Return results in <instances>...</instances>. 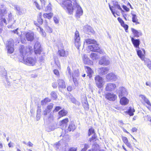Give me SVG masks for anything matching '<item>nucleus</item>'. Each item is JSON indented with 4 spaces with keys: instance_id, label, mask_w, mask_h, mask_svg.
I'll return each instance as SVG.
<instances>
[{
    "instance_id": "f257e3e1",
    "label": "nucleus",
    "mask_w": 151,
    "mask_h": 151,
    "mask_svg": "<svg viewBox=\"0 0 151 151\" xmlns=\"http://www.w3.org/2000/svg\"><path fill=\"white\" fill-rule=\"evenodd\" d=\"M32 50V47L30 46L26 47L23 45L20 46L19 49L20 55L18 58L19 61L28 65H35L36 63V59L32 57H27L30 54Z\"/></svg>"
},
{
    "instance_id": "f03ea898",
    "label": "nucleus",
    "mask_w": 151,
    "mask_h": 151,
    "mask_svg": "<svg viewBox=\"0 0 151 151\" xmlns=\"http://www.w3.org/2000/svg\"><path fill=\"white\" fill-rule=\"evenodd\" d=\"M42 6L46 11H50L51 9V4L49 3L48 0H40Z\"/></svg>"
},
{
    "instance_id": "7ed1b4c3",
    "label": "nucleus",
    "mask_w": 151,
    "mask_h": 151,
    "mask_svg": "<svg viewBox=\"0 0 151 151\" xmlns=\"http://www.w3.org/2000/svg\"><path fill=\"white\" fill-rule=\"evenodd\" d=\"M95 80L97 86L99 88H101L104 84V80L99 76H97L95 77Z\"/></svg>"
},
{
    "instance_id": "20e7f679",
    "label": "nucleus",
    "mask_w": 151,
    "mask_h": 151,
    "mask_svg": "<svg viewBox=\"0 0 151 151\" xmlns=\"http://www.w3.org/2000/svg\"><path fill=\"white\" fill-rule=\"evenodd\" d=\"M14 40L11 39L8 41V43L7 44L6 47L7 50V52L10 54L12 53L14 51Z\"/></svg>"
},
{
    "instance_id": "39448f33",
    "label": "nucleus",
    "mask_w": 151,
    "mask_h": 151,
    "mask_svg": "<svg viewBox=\"0 0 151 151\" xmlns=\"http://www.w3.org/2000/svg\"><path fill=\"white\" fill-rule=\"evenodd\" d=\"M111 7L114 11L116 12V14L117 15V14L119 13L118 10L120 11L121 12L123 13L124 12V10L121 7L120 5L117 1H113V5Z\"/></svg>"
},
{
    "instance_id": "423d86ee",
    "label": "nucleus",
    "mask_w": 151,
    "mask_h": 151,
    "mask_svg": "<svg viewBox=\"0 0 151 151\" xmlns=\"http://www.w3.org/2000/svg\"><path fill=\"white\" fill-rule=\"evenodd\" d=\"M116 87L117 86L115 83H108L106 85L105 90L107 91H113L116 89Z\"/></svg>"
},
{
    "instance_id": "0eeeda50",
    "label": "nucleus",
    "mask_w": 151,
    "mask_h": 151,
    "mask_svg": "<svg viewBox=\"0 0 151 151\" xmlns=\"http://www.w3.org/2000/svg\"><path fill=\"white\" fill-rule=\"evenodd\" d=\"M34 51L36 54H40L42 51V48L40 42L38 41L36 42L34 46Z\"/></svg>"
},
{
    "instance_id": "6e6552de",
    "label": "nucleus",
    "mask_w": 151,
    "mask_h": 151,
    "mask_svg": "<svg viewBox=\"0 0 151 151\" xmlns=\"http://www.w3.org/2000/svg\"><path fill=\"white\" fill-rule=\"evenodd\" d=\"M117 94L119 97L120 98L123 96H127L128 94V92L125 88L123 87H121L119 88L117 92Z\"/></svg>"
},
{
    "instance_id": "1a4fd4ad",
    "label": "nucleus",
    "mask_w": 151,
    "mask_h": 151,
    "mask_svg": "<svg viewBox=\"0 0 151 151\" xmlns=\"http://www.w3.org/2000/svg\"><path fill=\"white\" fill-rule=\"evenodd\" d=\"M110 62L108 58L106 56H104L101 58V59L99 60V63L100 65H107L109 64Z\"/></svg>"
},
{
    "instance_id": "9d476101",
    "label": "nucleus",
    "mask_w": 151,
    "mask_h": 151,
    "mask_svg": "<svg viewBox=\"0 0 151 151\" xmlns=\"http://www.w3.org/2000/svg\"><path fill=\"white\" fill-rule=\"evenodd\" d=\"M106 98L109 101H114L117 98V96L112 93H107L105 95Z\"/></svg>"
},
{
    "instance_id": "9b49d317",
    "label": "nucleus",
    "mask_w": 151,
    "mask_h": 151,
    "mask_svg": "<svg viewBox=\"0 0 151 151\" xmlns=\"http://www.w3.org/2000/svg\"><path fill=\"white\" fill-rule=\"evenodd\" d=\"M139 49H136L137 55L142 60H145L144 55L145 54V51L144 49H142V50H139Z\"/></svg>"
},
{
    "instance_id": "f8f14e48",
    "label": "nucleus",
    "mask_w": 151,
    "mask_h": 151,
    "mask_svg": "<svg viewBox=\"0 0 151 151\" xmlns=\"http://www.w3.org/2000/svg\"><path fill=\"white\" fill-rule=\"evenodd\" d=\"M34 34L33 32H27L25 34L26 38L28 41H32L34 39Z\"/></svg>"
},
{
    "instance_id": "ddd939ff",
    "label": "nucleus",
    "mask_w": 151,
    "mask_h": 151,
    "mask_svg": "<svg viewBox=\"0 0 151 151\" xmlns=\"http://www.w3.org/2000/svg\"><path fill=\"white\" fill-rule=\"evenodd\" d=\"M83 30L85 32L89 34L94 33V31L92 28L88 25H85L84 27Z\"/></svg>"
},
{
    "instance_id": "4468645a",
    "label": "nucleus",
    "mask_w": 151,
    "mask_h": 151,
    "mask_svg": "<svg viewBox=\"0 0 151 151\" xmlns=\"http://www.w3.org/2000/svg\"><path fill=\"white\" fill-rule=\"evenodd\" d=\"M106 78L108 81H116L117 77V76L113 73H110L106 76Z\"/></svg>"
},
{
    "instance_id": "2eb2a0df",
    "label": "nucleus",
    "mask_w": 151,
    "mask_h": 151,
    "mask_svg": "<svg viewBox=\"0 0 151 151\" xmlns=\"http://www.w3.org/2000/svg\"><path fill=\"white\" fill-rule=\"evenodd\" d=\"M98 46V45L97 44V43L93 44L92 45L88 46V48L90 51L96 52L99 50V47Z\"/></svg>"
},
{
    "instance_id": "dca6fc26",
    "label": "nucleus",
    "mask_w": 151,
    "mask_h": 151,
    "mask_svg": "<svg viewBox=\"0 0 151 151\" xmlns=\"http://www.w3.org/2000/svg\"><path fill=\"white\" fill-rule=\"evenodd\" d=\"M82 57L83 62L85 64L88 65L92 64V63L91 61V60L88 57L87 55L86 54H83L82 55Z\"/></svg>"
},
{
    "instance_id": "f3484780",
    "label": "nucleus",
    "mask_w": 151,
    "mask_h": 151,
    "mask_svg": "<svg viewBox=\"0 0 151 151\" xmlns=\"http://www.w3.org/2000/svg\"><path fill=\"white\" fill-rule=\"evenodd\" d=\"M109 70L108 68H99L98 72L101 75H103L106 74Z\"/></svg>"
},
{
    "instance_id": "a211bd4d",
    "label": "nucleus",
    "mask_w": 151,
    "mask_h": 151,
    "mask_svg": "<svg viewBox=\"0 0 151 151\" xmlns=\"http://www.w3.org/2000/svg\"><path fill=\"white\" fill-rule=\"evenodd\" d=\"M131 41L134 46L136 48H139V46L140 44V41L139 39H135L133 37H130Z\"/></svg>"
},
{
    "instance_id": "6ab92c4d",
    "label": "nucleus",
    "mask_w": 151,
    "mask_h": 151,
    "mask_svg": "<svg viewBox=\"0 0 151 151\" xmlns=\"http://www.w3.org/2000/svg\"><path fill=\"white\" fill-rule=\"evenodd\" d=\"M131 29L134 37H138L142 35V32L140 30H137L133 28H132Z\"/></svg>"
},
{
    "instance_id": "aec40b11",
    "label": "nucleus",
    "mask_w": 151,
    "mask_h": 151,
    "mask_svg": "<svg viewBox=\"0 0 151 151\" xmlns=\"http://www.w3.org/2000/svg\"><path fill=\"white\" fill-rule=\"evenodd\" d=\"M59 88H65L66 87V85L65 83L64 80L61 79H59L57 80Z\"/></svg>"
},
{
    "instance_id": "412c9836",
    "label": "nucleus",
    "mask_w": 151,
    "mask_h": 151,
    "mask_svg": "<svg viewBox=\"0 0 151 151\" xmlns=\"http://www.w3.org/2000/svg\"><path fill=\"white\" fill-rule=\"evenodd\" d=\"M7 13L6 8L5 6L3 5L0 6V16H2V15Z\"/></svg>"
},
{
    "instance_id": "4be33fe9",
    "label": "nucleus",
    "mask_w": 151,
    "mask_h": 151,
    "mask_svg": "<svg viewBox=\"0 0 151 151\" xmlns=\"http://www.w3.org/2000/svg\"><path fill=\"white\" fill-rule=\"evenodd\" d=\"M129 100L126 97H123L120 99V104L124 105H127L129 103Z\"/></svg>"
},
{
    "instance_id": "5701e85b",
    "label": "nucleus",
    "mask_w": 151,
    "mask_h": 151,
    "mask_svg": "<svg viewBox=\"0 0 151 151\" xmlns=\"http://www.w3.org/2000/svg\"><path fill=\"white\" fill-rule=\"evenodd\" d=\"M134 12H132L131 14L132 16V21L134 23L136 24H139V22H138V19L137 18L136 15L134 13Z\"/></svg>"
},
{
    "instance_id": "b1692460",
    "label": "nucleus",
    "mask_w": 151,
    "mask_h": 151,
    "mask_svg": "<svg viewBox=\"0 0 151 151\" xmlns=\"http://www.w3.org/2000/svg\"><path fill=\"white\" fill-rule=\"evenodd\" d=\"M59 53L60 56L63 57H67L68 55V52L62 49L59 50Z\"/></svg>"
},
{
    "instance_id": "393cba45",
    "label": "nucleus",
    "mask_w": 151,
    "mask_h": 151,
    "mask_svg": "<svg viewBox=\"0 0 151 151\" xmlns=\"http://www.w3.org/2000/svg\"><path fill=\"white\" fill-rule=\"evenodd\" d=\"M139 97L143 100L147 105L151 106V104L149 100L145 97V96L143 95H140L139 96Z\"/></svg>"
},
{
    "instance_id": "a878e982",
    "label": "nucleus",
    "mask_w": 151,
    "mask_h": 151,
    "mask_svg": "<svg viewBox=\"0 0 151 151\" xmlns=\"http://www.w3.org/2000/svg\"><path fill=\"white\" fill-rule=\"evenodd\" d=\"M85 69L88 74V76H89L90 78L92 76V75L93 73V71L92 69L90 67L87 66L85 67Z\"/></svg>"
},
{
    "instance_id": "bb28decb",
    "label": "nucleus",
    "mask_w": 151,
    "mask_h": 151,
    "mask_svg": "<svg viewBox=\"0 0 151 151\" xmlns=\"http://www.w3.org/2000/svg\"><path fill=\"white\" fill-rule=\"evenodd\" d=\"M90 57L91 59L93 60H96L99 59V56L96 53L91 52L90 55Z\"/></svg>"
},
{
    "instance_id": "cd10ccee",
    "label": "nucleus",
    "mask_w": 151,
    "mask_h": 151,
    "mask_svg": "<svg viewBox=\"0 0 151 151\" xmlns=\"http://www.w3.org/2000/svg\"><path fill=\"white\" fill-rule=\"evenodd\" d=\"M67 113L68 111H67L64 109L61 110L58 112L59 117L60 118L66 116Z\"/></svg>"
},
{
    "instance_id": "c85d7f7f",
    "label": "nucleus",
    "mask_w": 151,
    "mask_h": 151,
    "mask_svg": "<svg viewBox=\"0 0 151 151\" xmlns=\"http://www.w3.org/2000/svg\"><path fill=\"white\" fill-rule=\"evenodd\" d=\"M69 120L68 118H66L62 121H60V125L61 126H63L64 125L67 124Z\"/></svg>"
},
{
    "instance_id": "c756f323",
    "label": "nucleus",
    "mask_w": 151,
    "mask_h": 151,
    "mask_svg": "<svg viewBox=\"0 0 151 151\" xmlns=\"http://www.w3.org/2000/svg\"><path fill=\"white\" fill-rule=\"evenodd\" d=\"M86 98H84L85 101L82 102V104L83 107L86 110H87L89 109V106L87 102V101L86 100Z\"/></svg>"
},
{
    "instance_id": "7c9ffc66",
    "label": "nucleus",
    "mask_w": 151,
    "mask_h": 151,
    "mask_svg": "<svg viewBox=\"0 0 151 151\" xmlns=\"http://www.w3.org/2000/svg\"><path fill=\"white\" fill-rule=\"evenodd\" d=\"M144 61L147 67L151 70V61L148 59L145 58Z\"/></svg>"
},
{
    "instance_id": "2f4dec72",
    "label": "nucleus",
    "mask_w": 151,
    "mask_h": 151,
    "mask_svg": "<svg viewBox=\"0 0 151 151\" xmlns=\"http://www.w3.org/2000/svg\"><path fill=\"white\" fill-rule=\"evenodd\" d=\"M86 43L87 44H91L96 43V42L94 40H91L89 39H86L85 40Z\"/></svg>"
},
{
    "instance_id": "473e14b6",
    "label": "nucleus",
    "mask_w": 151,
    "mask_h": 151,
    "mask_svg": "<svg viewBox=\"0 0 151 151\" xmlns=\"http://www.w3.org/2000/svg\"><path fill=\"white\" fill-rule=\"evenodd\" d=\"M75 128L76 127L74 124H71L69 125L67 130L69 131L70 132L71 131H73L75 130Z\"/></svg>"
},
{
    "instance_id": "72a5a7b5",
    "label": "nucleus",
    "mask_w": 151,
    "mask_h": 151,
    "mask_svg": "<svg viewBox=\"0 0 151 151\" xmlns=\"http://www.w3.org/2000/svg\"><path fill=\"white\" fill-rule=\"evenodd\" d=\"M37 29L40 31V33L42 35L43 37H45L46 36V33L45 31H43V29L41 28L38 27L37 28Z\"/></svg>"
},
{
    "instance_id": "f704fd0d",
    "label": "nucleus",
    "mask_w": 151,
    "mask_h": 151,
    "mask_svg": "<svg viewBox=\"0 0 151 151\" xmlns=\"http://www.w3.org/2000/svg\"><path fill=\"white\" fill-rule=\"evenodd\" d=\"M134 111L135 110L133 107H130L128 111V114L130 116H133Z\"/></svg>"
},
{
    "instance_id": "c9c22d12",
    "label": "nucleus",
    "mask_w": 151,
    "mask_h": 151,
    "mask_svg": "<svg viewBox=\"0 0 151 151\" xmlns=\"http://www.w3.org/2000/svg\"><path fill=\"white\" fill-rule=\"evenodd\" d=\"M53 14L51 13H45L44 14H43V17L45 18H47L48 19H50L53 16Z\"/></svg>"
},
{
    "instance_id": "e433bc0d",
    "label": "nucleus",
    "mask_w": 151,
    "mask_h": 151,
    "mask_svg": "<svg viewBox=\"0 0 151 151\" xmlns=\"http://www.w3.org/2000/svg\"><path fill=\"white\" fill-rule=\"evenodd\" d=\"M74 39L75 40H80V37L79 36V32L78 31H76Z\"/></svg>"
},
{
    "instance_id": "4c0bfd02",
    "label": "nucleus",
    "mask_w": 151,
    "mask_h": 151,
    "mask_svg": "<svg viewBox=\"0 0 151 151\" xmlns=\"http://www.w3.org/2000/svg\"><path fill=\"white\" fill-rule=\"evenodd\" d=\"M70 99L72 102L75 104L79 106L80 104V103L79 102L76 101V99L72 96L70 98Z\"/></svg>"
},
{
    "instance_id": "58836bf2",
    "label": "nucleus",
    "mask_w": 151,
    "mask_h": 151,
    "mask_svg": "<svg viewBox=\"0 0 151 151\" xmlns=\"http://www.w3.org/2000/svg\"><path fill=\"white\" fill-rule=\"evenodd\" d=\"M51 101L50 99L48 98H45L44 100L42 101L41 104L42 105H44L46 104L48 102H50Z\"/></svg>"
},
{
    "instance_id": "ea45409f",
    "label": "nucleus",
    "mask_w": 151,
    "mask_h": 151,
    "mask_svg": "<svg viewBox=\"0 0 151 151\" xmlns=\"http://www.w3.org/2000/svg\"><path fill=\"white\" fill-rule=\"evenodd\" d=\"M12 32L14 33V34H17L18 35H20V32L21 31L19 28H17L15 30L11 31Z\"/></svg>"
},
{
    "instance_id": "a19ab883",
    "label": "nucleus",
    "mask_w": 151,
    "mask_h": 151,
    "mask_svg": "<svg viewBox=\"0 0 151 151\" xmlns=\"http://www.w3.org/2000/svg\"><path fill=\"white\" fill-rule=\"evenodd\" d=\"M42 16V14L41 13H39V17L37 19V21L40 24H42L43 23V20L41 18Z\"/></svg>"
},
{
    "instance_id": "79ce46f5",
    "label": "nucleus",
    "mask_w": 151,
    "mask_h": 151,
    "mask_svg": "<svg viewBox=\"0 0 151 151\" xmlns=\"http://www.w3.org/2000/svg\"><path fill=\"white\" fill-rule=\"evenodd\" d=\"M15 7L16 8V10L18 12L19 14H22L24 13V12H22V11L19 6L16 5L15 6Z\"/></svg>"
},
{
    "instance_id": "37998d69",
    "label": "nucleus",
    "mask_w": 151,
    "mask_h": 151,
    "mask_svg": "<svg viewBox=\"0 0 151 151\" xmlns=\"http://www.w3.org/2000/svg\"><path fill=\"white\" fill-rule=\"evenodd\" d=\"M80 40H75V45L77 49H79V47L80 46L81 44L79 42Z\"/></svg>"
},
{
    "instance_id": "c03bdc74",
    "label": "nucleus",
    "mask_w": 151,
    "mask_h": 151,
    "mask_svg": "<svg viewBox=\"0 0 151 151\" xmlns=\"http://www.w3.org/2000/svg\"><path fill=\"white\" fill-rule=\"evenodd\" d=\"M53 119L54 117L53 115L51 114H50L48 118V121L50 122H51L53 121Z\"/></svg>"
},
{
    "instance_id": "a18cd8bd",
    "label": "nucleus",
    "mask_w": 151,
    "mask_h": 151,
    "mask_svg": "<svg viewBox=\"0 0 151 151\" xmlns=\"http://www.w3.org/2000/svg\"><path fill=\"white\" fill-rule=\"evenodd\" d=\"M52 97L54 99H55L57 97V96L56 93L52 91L51 93Z\"/></svg>"
},
{
    "instance_id": "49530a36",
    "label": "nucleus",
    "mask_w": 151,
    "mask_h": 151,
    "mask_svg": "<svg viewBox=\"0 0 151 151\" xmlns=\"http://www.w3.org/2000/svg\"><path fill=\"white\" fill-rule=\"evenodd\" d=\"M94 133V129L93 128H91L89 129L88 133V135L89 136H90Z\"/></svg>"
},
{
    "instance_id": "de8ad7c7",
    "label": "nucleus",
    "mask_w": 151,
    "mask_h": 151,
    "mask_svg": "<svg viewBox=\"0 0 151 151\" xmlns=\"http://www.w3.org/2000/svg\"><path fill=\"white\" fill-rule=\"evenodd\" d=\"M109 5L110 9L111 10L112 12V14L114 17H116V15H115V13L116 14V12L114 11V9L112 8V7H111L109 4Z\"/></svg>"
},
{
    "instance_id": "09e8293b",
    "label": "nucleus",
    "mask_w": 151,
    "mask_h": 151,
    "mask_svg": "<svg viewBox=\"0 0 151 151\" xmlns=\"http://www.w3.org/2000/svg\"><path fill=\"white\" fill-rule=\"evenodd\" d=\"M33 4L38 9H40L41 7L38 4L37 1H35L34 2Z\"/></svg>"
},
{
    "instance_id": "8fccbe9b",
    "label": "nucleus",
    "mask_w": 151,
    "mask_h": 151,
    "mask_svg": "<svg viewBox=\"0 0 151 151\" xmlns=\"http://www.w3.org/2000/svg\"><path fill=\"white\" fill-rule=\"evenodd\" d=\"M55 64L57 65L58 68H60V62L58 61V60H57L56 59L55 60Z\"/></svg>"
},
{
    "instance_id": "3c124183",
    "label": "nucleus",
    "mask_w": 151,
    "mask_h": 151,
    "mask_svg": "<svg viewBox=\"0 0 151 151\" xmlns=\"http://www.w3.org/2000/svg\"><path fill=\"white\" fill-rule=\"evenodd\" d=\"M53 104H52L51 103L47 107V109L48 111H51V109L53 107Z\"/></svg>"
},
{
    "instance_id": "603ef678",
    "label": "nucleus",
    "mask_w": 151,
    "mask_h": 151,
    "mask_svg": "<svg viewBox=\"0 0 151 151\" xmlns=\"http://www.w3.org/2000/svg\"><path fill=\"white\" fill-rule=\"evenodd\" d=\"M121 26L123 27L124 28L125 30V32H127V30L128 28V26L127 24H124H124H122Z\"/></svg>"
},
{
    "instance_id": "864d4df0",
    "label": "nucleus",
    "mask_w": 151,
    "mask_h": 151,
    "mask_svg": "<svg viewBox=\"0 0 151 151\" xmlns=\"http://www.w3.org/2000/svg\"><path fill=\"white\" fill-rule=\"evenodd\" d=\"M75 75V77H78L79 75V72L78 70H75L74 71L73 73V74L72 77Z\"/></svg>"
},
{
    "instance_id": "5fc2aeb1",
    "label": "nucleus",
    "mask_w": 151,
    "mask_h": 151,
    "mask_svg": "<svg viewBox=\"0 0 151 151\" xmlns=\"http://www.w3.org/2000/svg\"><path fill=\"white\" fill-rule=\"evenodd\" d=\"M61 107L59 106H57L55 107L53 110V112H56L58 111L59 110L61 109Z\"/></svg>"
},
{
    "instance_id": "6e6d98bb",
    "label": "nucleus",
    "mask_w": 151,
    "mask_h": 151,
    "mask_svg": "<svg viewBox=\"0 0 151 151\" xmlns=\"http://www.w3.org/2000/svg\"><path fill=\"white\" fill-rule=\"evenodd\" d=\"M122 140L124 142L125 144L128 142L127 138L125 137H123L122 138Z\"/></svg>"
},
{
    "instance_id": "4d7b16f0",
    "label": "nucleus",
    "mask_w": 151,
    "mask_h": 151,
    "mask_svg": "<svg viewBox=\"0 0 151 151\" xmlns=\"http://www.w3.org/2000/svg\"><path fill=\"white\" fill-rule=\"evenodd\" d=\"M1 22L3 24H5V25L7 24L5 18H2L1 19Z\"/></svg>"
},
{
    "instance_id": "13d9d810",
    "label": "nucleus",
    "mask_w": 151,
    "mask_h": 151,
    "mask_svg": "<svg viewBox=\"0 0 151 151\" xmlns=\"http://www.w3.org/2000/svg\"><path fill=\"white\" fill-rule=\"evenodd\" d=\"M129 148L131 149H132L133 147L132 145H131V144L129 142H127L126 144H125Z\"/></svg>"
},
{
    "instance_id": "bf43d9fd",
    "label": "nucleus",
    "mask_w": 151,
    "mask_h": 151,
    "mask_svg": "<svg viewBox=\"0 0 151 151\" xmlns=\"http://www.w3.org/2000/svg\"><path fill=\"white\" fill-rule=\"evenodd\" d=\"M95 146H96V147L95 148V147H94V149L93 150L92 149L91 150H90L88 151H96V150L97 149H98L99 148V146L98 145H96Z\"/></svg>"
},
{
    "instance_id": "052dcab7",
    "label": "nucleus",
    "mask_w": 151,
    "mask_h": 151,
    "mask_svg": "<svg viewBox=\"0 0 151 151\" xmlns=\"http://www.w3.org/2000/svg\"><path fill=\"white\" fill-rule=\"evenodd\" d=\"M117 20L121 24V25H122V24L124 23V21L120 17H118L117 18Z\"/></svg>"
},
{
    "instance_id": "680f3d73",
    "label": "nucleus",
    "mask_w": 151,
    "mask_h": 151,
    "mask_svg": "<svg viewBox=\"0 0 151 151\" xmlns=\"http://www.w3.org/2000/svg\"><path fill=\"white\" fill-rule=\"evenodd\" d=\"M122 8L127 12H128L129 11V8H127L126 6L123 5Z\"/></svg>"
},
{
    "instance_id": "e2e57ef3",
    "label": "nucleus",
    "mask_w": 151,
    "mask_h": 151,
    "mask_svg": "<svg viewBox=\"0 0 151 151\" xmlns=\"http://www.w3.org/2000/svg\"><path fill=\"white\" fill-rule=\"evenodd\" d=\"M73 81L76 85H77V79L75 77V75H74V76L73 77Z\"/></svg>"
},
{
    "instance_id": "0e129e2a",
    "label": "nucleus",
    "mask_w": 151,
    "mask_h": 151,
    "mask_svg": "<svg viewBox=\"0 0 151 151\" xmlns=\"http://www.w3.org/2000/svg\"><path fill=\"white\" fill-rule=\"evenodd\" d=\"M66 72L68 73L70 75H71V70L69 67L67 68Z\"/></svg>"
},
{
    "instance_id": "69168bd1",
    "label": "nucleus",
    "mask_w": 151,
    "mask_h": 151,
    "mask_svg": "<svg viewBox=\"0 0 151 151\" xmlns=\"http://www.w3.org/2000/svg\"><path fill=\"white\" fill-rule=\"evenodd\" d=\"M54 73L57 76H58L59 73L58 70L57 69H55L54 70Z\"/></svg>"
},
{
    "instance_id": "338daca9",
    "label": "nucleus",
    "mask_w": 151,
    "mask_h": 151,
    "mask_svg": "<svg viewBox=\"0 0 151 151\" xmlns=\"http://www.w3.org/2000/svg\"><path fill=\"white\" fill-rule=\"evenodd\" d=\"M53 20L55 23L57 24L58 23V18L57 17H54L53 18Z\"/></svg>"
},
{
    "instance_id": "774afa93",
    "label": "nucleus",
    "mask_w": 151,
    "mask_h": 151,
    "mask_svg": "<svg viewBox=\"0 0 151 151\" xmlns=\"http://www.w3.org/2000/svg\"><path fill=\"white\" fill-rule=\"evenodd\" d=\"M76 148L73 147L70 148L68 151H76Z\"/></svg>"
}]
</instances>
